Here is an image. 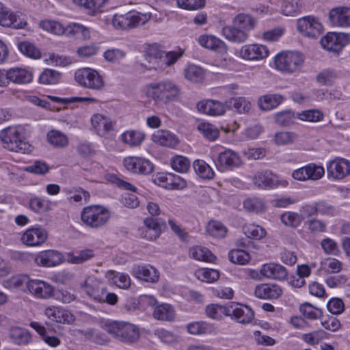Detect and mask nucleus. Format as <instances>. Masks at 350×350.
I'll return each mask as SVG.
<instances>
[{
	"label": "nucleus",
	"mask_w": 350,
	"mask_h": 350,
	"mask_svg": "<svg viewBox=\"0 0 350 350\" xmlns=\"http://www.w3.org/2000/svg\"><path fill=\"white\" fill-rule=\"evenodd\" d=\"M81 287L89 297L98 302H102L103 292L107 291L103 281L94 275H88Z\"/></svg>",
	"instance_id": "dca6fc26"
},
{
	"label": "nucleus",
	"mask_w": 350,
	"mask_h": 350,
	"mask_svg": "<svg viewBox=\"0 0 350 350\" xmlns=\"http://www.w3.org/2000/svg\"><path fill=\"white\" fill-rule=\"evenodd\" d=\"M47 238L46 230L40 226H35L25 230L21 236L20 241L27 246L38 247L42 245Z\"/></svg>",
	"instance_id": "ddd939ff"
},
{
	"label": "nucleus",
	"mask_w": 350,
	"mask_h": 350,
	"mask_svg": "<svg viewBox=\"0 0 350 350\" xmlns=\"http://www.w3.org/2000/svg\"><path fill=\"white\" fill-rule=\"evenodd\" d=\"M242 161L239 155L230 149H226L220 152L215 161L217 168L221 172L232 170L240 167Z\"/></svg>",
	"instance_id": "f3484780"
},
{
	"label": "nucleus",
	"mask_w": 350,
	"mask_h": 350,
	"mask_svg": "<svg viewBox=\"0 0 350 350\" xmlns=\"http://www.w3.org/2000/svg\"><path fill=\"white\" fill-rule=\"evenodd\" d=\"M297 28L304 36L312 38L318 37L323 31L321 23L317 18L311 16L298 19Z\"/></svg>",
	"instance_id": "a211bd4d"
},
{
	"label": "nucleus",
	"mask_w": 350,
	"mask_h": 350,
	"mask_svg": "<svg viewBox=\"0 0 350 350\" xmlns=\"http://www.w3.org/2000/svg\"><path fill=\"white\" fill-rule=\"evenodd\" d=\"M198 130L209 141H215L218 138L219 131L218 129L208 122H202L198 124Z\"/></svg>",
	"instance_id": "bf43d9fd"
},
{
	"label": "nucleus",
	"mask_w": 350,
	"mask_h": 350,
	"mask_svg": "<svg viewBox=\"0 0 350 350\" xmlns=\"http://www.w3.org/2000/svg\"><path fill=\"white\" fill-rule=\"evenodd\" d=\"M256 25V21L251 15L240 13L232 20V24L226 25L221 29L222 36L229 42L243 43L249 38V32Z\"/></svg>",
	"instance_id": "f257e3e1"
},
{
	"label": "nucleus",
	"mask_w": 350,
	"mask_h": 350,
	"mask_svg": "<svg viewBox=\"0 0 350 350\" xmlns=\"http://www.w3.org/2000/svg\"><path fill=\"white\" fill-rule=\"evenodd\" d=\"M65 34L81 40L88 39L90 36L89 29L78 23H72L67 25Z\"/></svg>",
	"instance_id": "ea45409f"
},
{
	"label": "nucleus",
	"mask_w": 350,
	"mask_h": 350,
	"mask_svg": "<svg viewBox=\"0 0 350 350\" xmlns=\"http://www.w3.org/2000/svg\"><path fill=\"white\" fill-rule=\"evenodd\" d=\"M0 139L4 148L10 151L24 153L30 150V146L23 140L21 127H8L1 131Z\"/></svg>",
	"instance_id": "39448f33"
},
{
	"label": "nucleus",
	"mask_w": 350,
	"mask_h": 350,
	"mask_svg": "<svg viewBox=\"0 0 350 350\" xmlns=\"http://www.w3.org/2000/svg\"><path fill=\"white\" fill-rule=\"evenodd\" d=\"M144 228L142 236L148 239L153 240L159 237L161 229V225L157 219L146 217L144 220Z\"/></svg>",
	"instance_id": "2f4dec72"
},
{
	"label": "nucleus",
	"mask_w": 350,
	"mask_h": 350,
	"mask_svg": "<svg viewBox=\"0 0 350 350\" xmlns=\"http://www.w3.org/2000/svg\"><path fill=\"white\" fill-rule=\"evenodd\" d=\"M105 329L115 339L126 344L135 343L140 336L139 328L127 321L107 322L105 324Z\"/></svg>",
	"instance_id": "f03ea898"
},
{
	"label": "nucleus",
	"mask_w": 350,
	"mask_h": 350,
	"mask_svg": "<svg viewBox=\"0 0 350 350\" xmlns=\"http://www.w3.org/2000/svg\"><path fill=\"white\" fill-rule=\"evenodd\" d=\"M145 138L146 135L144 132L134 129L126 131L120 137V141L130 147L139 146Z\"/></svg>",
	"instance_id": "72a5a7b5"
},
{
	"label": "nucleus",
	"mask_w": 350,
	"mask_h": 350,
	"mask_svg": "<svg viewBox=\"0 0 350 350\" xmlns=\"http://www.w3.org/2000/svg\"><path fill=\"white\" fill-rule=\"evenodd\" d=\"M260 271L264 278L269 280L283 281L288 276L286 269L278 263H265L261 266Z\"/></svg>",
	"instance_id": "5701e85b"
},
{
	"label": "nucleus",
	"mask_w": 350,
	"mask_h": 350,
	"mask_svg": "<svg viewBox=\"0 0 350 350\" xmlns=\"http://www.w3.org/2000/svg\"><path fill=\"white\" fill-rule=\"evenodd\" d=\"M194 275L199 280L207 283L214 282L219 278V273L217 270L207 268L197 269Z\"/></svg>",
	"instance_id": "6e6d98bb"
},
{
	"label": "nucleus",
	"mask_w": 350,
	"mask_h": 350,
	"mask_svg": "<svg viewBox=\"0 0 350 350\" xmlns=\"http://www.w3.org/2000/svg\"><path fill=\"white\" fill-rule=\"evenodd\" d=\"M189 256L196 260L208 262H212L215 259V256L208 249L201 246L190 248Z\"/></svg>",
	"instance_id": "49530a36"
},
{
	"label": "nucleus",
	"mask_w": 350,
	"mask_h": 350,
	"mask_svg": "<svg viewBox=\"0 0 350 350\" xmlns=\"http://www.w3.org/2000/svg\"><path fill=\"white\" fill-rule=\"evenodd\" d=\"M9 79L10 82L16 84H27L33 81V75L31 70L25 68H12L9 69Z\"/></svg>",
	"instance_id": "7c9ffc66"
},
{
	"label": "nucleus",
	"mask_w": 350,
	"mask_h": 350,
	"mask_svg": "<svg viewBox=\"0 0 350 350\" xmlns=\"http://www.w3.org/2000/svg\"><path fill=\"white\" fill-rule=\"evenodd\" d=\"M18 48L19 51L27 57L33 59H39L41 57L39 49L29 42L25 41L18 43Z\"/></svg>",
	"instance_id": "774afa93"
},
{
	"label": "nucleus",
	"mask_w": 350,
	"mask_h": 350,
	"mask_svg": "<svg viewBox=\"0 0 350 350\" xmlns=\"http://www.w3.org/2000/svg\"><path fill=\"white\" fill-rule=\"evenodd\" d=\"M315 214L333 217L336 214V208L325 200H319L314 204Z\"/></svg>",
	"instance_id": "e2e57ef3"
},
{
	"label": "nucleus",
	"mask_w": 350,
	"mask_h": 350,
	"mask_svg": "<svg viewBox=\"0 0 350 350\" xmlns=\"http://www.w3.org/2000/svg\"><path fill=\"white\" fill-rule=\"evenodd\" d=\"M131 273L136 278L146 282L155 283L159 278L158 270L150 265H134Z\"/></svg>",
	"instance_id": "b1692460"
},
{
	"label": "nucleus",
	"mask_w": 350,
	"mask_h": 350,
	"mask_svg": "<svg viewBox=\"0 0 350 350\" xmlns=\"http://www.w3.org/2000/svg\"><path fill=\"white\" fill-rule=\"evenodd\" d=\"M44 314L51 321L59 323L70 324L75 321L74 315L68 310L56 306H49L44 310Z\"/></svg>",
	"instance_id": "a878e982"
},
{
	"label": "nucleus",
	"mask_w": 350,
	"mask_h": 350,
	"mask_svg": "<svg viewBox=\"0 0 350 350\" xmlns=\"http://www.w3.org/2000/svg\"><path fill=\"white\" fill-rule=\"evenodd\" d=\"M62 73L53 69L46 68L40 75L39 83L44 85H55L60 82Z\"/></svg>",
	"instance_id": "864d4df0"
},
{
	"label": "nucleus",
	"mask_w": 350,
	"mask_h": 350,
	"mask_svg": "<svg viewBox=\"0 0 350 350\" xmlns=\"http://www.w3.org/2000/svg\"><path fill=\"white\" fill-rule=\"evenodd\" d=\"M0 25L5 27L23 29L27 25L25 15L14 12L0 2Z\"/></svg>",
	"instance_id": "1a4fd4ad"
},
{
	"label": "nucleus",
	"mask_w": 350,
	"mask_h": 350,
	"mask_svg": "<svg viewBox=\"0 0 350 350\" xmlns=\"http://www.w3.org/2000/svg\"><path fill=\"white\" fill-rule=\"evenodd\" d=\"M243 208L249 212L253 213H262L266 210V204L265 202L258 197H249L243 200Z\"/></svg>",
	"instance_id": "58836bf2"
},
{
	"label": "nucleus",
	"mask_w": 350,
	"mask_h": 350,
	"mask_svg": "<svg viewBox=\"0 0 350 350\" xmlns=\"http://www.w3.org/2000/svg\"><path fill=\"white\" fill-rule=\"evenodd\" d=\"M185 78L193 83L202 81L204 77V70L195 64L188 65L184 70Z\"/></svg>",
	"instance_id": "603ef678"
},
{
	"label": "nucleus",
	"mask_w": 350,
	"mask_h": 350,
	"mask_svg": "<svg viewBox=\"0 0 350 350\" xmlns=\"http://www.w3.org/2000/svg\"><path fill=\"white\" fill-rule=\"evenodd\" d=\"M47 142L53 148L63 149L69 144L68 137L63 132L53 129L47 133Z\"/></svg>",
	"instance_id": "f704fd0d"
},
{
	"label": "nucleus",
	"mask_w": 350,
	"mask_h": 350,
	"mask_svg": "<svg viewBox=\"0 0 350 350\" xmlns=\"http://www.w3.org/2000/svg\"><path fill=\"white\" fill-rule=\"evenodd\" d=\"M206 316L211 319L219 321L228 316V306L211 304L205 307Z\"/></svg>",
	"instance_id": "79ce46f5"
},
{
	"label": "nucleus",
	"mask_w": 350,
	"mask_h": 350,
	"mask_svg": "<svg viewBox=\"0 0 350 350\" xmlns=\"http://www.w3.org/2000/svg\"><path fill=\"white\" fill-rule=\"evenodd\" d=\"M336 78L337 75L334 70L325 69L317 74L316 80L321 85L329 86L333 84Z\"/></svg>",
	"instance_id": "338daca9"
},
{
	"label": "nucleus",
	"mask_w": 350,
	"mask_h": 350,
	"mask_svg": "<svg viewBox=\"0 0 350 350\" xmlns=\"http://www.w3.org/2000/svg\"><path fill=\"white\" fill-rule=\"evenodd\" d=\"M30 281L27 275H18L4 280L3 286L8 289H18L26 293L28 291Z\"/></svg>",
	"instance_id": "c9c22d12"
},
{
	"label": "nucleus",
	"mask_w": 350,
	"mask_h": 350,
	"mask_svg": "<svg viewBox=\"0 0 350 350\" xmlns=\"http://www.w3.org/2000/svg\"><path fill=\"white\" fill-rule=\"evenodd\" d=\"M269 50L266 45L262 44H247L243 45L239 50V57L247 61H259L269 55Z\"/></svg>",
	"instance_id": "4468645a"
},
{
	"label": "nucleus",
	"mask_w": 350,
	"mask_h": 350,
	"mask_svg": "<svg viewBox=\"0 0 350 350\" xmlns=\"http://www.w3.org/2000/svg\"><path fill=\"white\" fill-rule=\"evenodd\" d=\"M9 337L12 342L16 345H27L32 340L30 332L21 327H12L9 331Z\"/></svg>",
	"instance_id": "473e14b6"
},
{
	"label": "nucleus",
	"mask_w": 350,
	"mask_h": 350,
	"mask_svg": "<svg viewBox=\"0 0 350 350\" xmlns=\"http://www.w3.org/2000/svg\"><path fill=\"white\" fill-rule=\"evenodd\" d=\"M123 165L128 171L136 174L147 175L154 170L153 164L142 157H126L123 159Z\"/></svg>",
	"instance_id": "9b49d317"
},
{
	"label": "nucleus",
	"mask_w": 350,
	"mask_h": 350,
	"mask_svg": "<svg viewBox=\"0 0 350 350\" xmlns=\"http://www.w3.org/2000/svg\"><path fill=\"white\" fill-rule=\"evenodd\" d=\"M280 220L286 226L297 228L301 223L303 217L297 213L286 211L281 215Z\"/></svg>",
	"instance_id": "680f3d73"
},
{
	"label": "nucleus",
	"mask_w": 350,
	"mask_h": 350,
	"mask_svg": "<svg viewBox=\"0 0 350 350\" xmlns=\"http://www.w3.org/2000/svg\"><path fill=\"white\" fill-rule=\"evenodd\" d=\"M197 42L202 47L221 55L227 54L228 51V46L226 43L214 35H200L198 36Z\"/></svg>",
	"instance_id": "6ab92c4d"
},
{
	"label": "nucleus",
	"mask_w": 350,
	"mask_h": 350,
	"mask_svg": "<svg viewBox=\"0 0 350 350\" xmlns=\"http://www.w3.org/2000/svg\"><path fill=\"white\" fill-rule=\"evenodd\" d=\"M40 26L44 30L55 35L59 36L65 34L66 27L57 21L50 20L42 21L40 22Z\"/></svg>",
	"instance_id": "0e129e2a"
},
{
	"label": "nucleus",
	"mask_w": 350,
	"mask_h": 350,
	"mask_svg": "<svg viewBox=\"0 0 350 350\" xmlns=\"http://www.w3.org/2000/svg\"><path fill=\"white\" fill-rule=\"evenodd\" d=\"M165 105L178 99L180 88L178 85L172 81L165 80Z\"/></svg>",
	"instance_id": "8fccbe9b"
},
{
	"label": "nucleus",
	"mask_w": 350,
	"mask_h": 350,
	"mask_svg": "<svg viewBox=\"0 0 350 350\" xmlns=\"http://www.w3.org/2000/svg\"><path fill=\"white\" fill-rule=\"evenodd\" d=\"M200 112L211 116H222L226 111L224 103L216 100H204L197 104Z\"/></svg>",
	"instance_id": "393cba45"
},
{
	"label": "nucleus",
	"mask_w": 350,
	"mask_h": 350,
	"mask_svg": "<svg viewBox=\"0 0 350 350\" xmlns=\"http://www.w3.org/2000/svg\"><path fill=\"white\" fill-rule=\"evenodd\" d=\"M106 276L109 280H112V282L120 288L127 289L131 286V280L128 274L109 271Z\"/></svg>",
	"instance_id": "5fc2aeb1"
},
{
	"label": "nucleus",
	"mask_w": 350,
	"mask_h": 350,
	"mask_svg": "<svg viewBox=\"0 0 350 350\" xmlns=\"http://www.w3.org/2000/svg\"><path fill=\"white\" fill-rule=\"evenodd\" d=\"M152 140L162 146L174 148L179 143L178 137L167 130L159 129L152 135Z\"/></svg>",
	"instance_id": "c756f323"
},
{
	"label": "nucleus",
	"mask_w": 350,
	"mask_h": 350,
	"mask_svg": "<svg viewBox=\"0 0 350 350\" xmlns=\"http://www.w3.org/2000/svg\"><path fill=\"white\" fill-rule=\"evenodd\" d=\"M72 1L75 5L88 10L91 13H97L101 11V8L108 0H72Z\"/></svg>",
	"instance_id": "c03bdc74"
},
{
	"label": "nucleus",
	"mask_w": 350,
	"mask_h": 350,
	"mask_svg": "<svg viewBox=\"0 0 350 350\" xmlns=\"http://www.w3.org/2000/svg\"><path fill=\"white\" fill-rule=\"evenodd\" d=\"M187 331L191 335H202L211 332L213 326L206 321H193L186 325Z\"/></svg>",
	"instance_id": "a18cd8bd"
},
{
	"label": "nucleus",
	"mask_w": 350,
	"mask_h": 350,
	"mask_svg": "<svg viewBox=\"0 0 350 350\" xmlns=\"http://www.w3.org/2000/svg\"><path fill=\"white\" fill-rule=\"evenodd\" d=\"M284 100L281 94H266L258 99V105L263 111H269L276 108Z\"/></svg>",
	"instance_id": "e433bc0d"
},
{
	"label": "nucleus",
	"mask_w": 350,
	"mask_h": 350,
	"mask_svg": "<svg viewBox=\"0 0 350 350\" xmlns=\"http://www.w3.org/2000/svg\"><path fill=\"white\" fill-rule=\"evenodd\" d=\"M152 315L159 321H172L175 318V310L170 304H161L154 308Z\"/></svg>",
	"instance_id": "4c0bfd02"
},
{
	"label": "nucleus",
	"mask_w": 350,
	"mask_h": 350,
	"mask_svg": "<svg viewBox=\"0 0 350 350\" xmlns=\"http://www.w3.org/2000/svg\"><path fill=\"white\" fill-rule=\"evenodd\" d=\"M110 217V211L101 205L85 206L81 212L82 223L92 229L103 228L109 221Z\"/></svg>",
	"instance_id": "20e7f679"
},
{
	"label": "nucleus",
	"mask_w": 350,
	"mask_h": 350,
	"mask_svg": "<svg viewBox=\"0 0 350 350\" xmlns=\"http://www.w3.org/2000/svg\"><path fill=\"white\" fill-rule=\"evenodd\" d=\"M229 260L234 264L245 265L247 264L250 259V255L248 252L243 250H232L228 253Z\"/></svg>",
	"instance_id": "052dcab7"
},
{
	"label": "nucleus",
	"mask_w": 350,
	"mask_h": 350,
	"mask_svg": "<svg viewBox=\"0 0 350 350\" xmlns=\"http://www.w3.org/2000/svg\"><path fill=\"white\" fill-rule=\"evenodd\" d=\"M237 323L247 324L252 322L254 317L252 309L238 302H231L228 305V316Z\"/></svg>",
	"instance_id": "f8f14e48"
},
{
	"label": "nucleus",
	"mask_w": 350,
	"mask_h": 350,
	"mask_svg": "<svg viewBox=\"0 0 350 350\" xmlns=\"http://www.w3.org/2000/svg\"><path fill=\"white\" fill-rule=\"evenodd\" d=\"M64 260L62 254L56 250H46L38 253L35 258V263L38 266L51 267L57 266Z\"/></svg>",
	"instance_id": "4be33fe9"
},
{
	"label": "nucleus",
	"mask_w": 350,
	"mask_h": 350,
	"mask_svg": "<svg viewBox=\"0 0 350 350\" xmlns=\"http://www.w3.org/2000/svg\"><path fill=\"white\" fill-rule=\"evenodd\" d=\"M27 292L37 299H47L54 295V287L41 280H31Z\"/></svg>",
	"instance_id": "aec40b11"
},
{
	"label": "nucleus",
	"mask_w": 350,
	"mask_h": 350,
	"mask_svg": "<svg viewBox=\"0 0 350 350\" xmlns=\"http://www.w3.org/2000/svg\"><path fill=\"white\" fill-rule=\"evenodd\" d=\"M252 180L256 187L261 189H272L279 186L286 187L288 185L287 180L280 179L278 176L269 170L256 172Z\"/></svg>",
	"instance_id": "9d476101"
},
{
	"label": "nucleus",
	"mask_w": 350,
	"mask_h": 350,
	"mask_svg": "<svg viewBox=\"0 0 350 350\" xmlns=\"http://www.w3.org/2000/svg\"><path fill=\"white\" fill-rule=\"evenodd\" d=\"M90 122L92 129L99 136H105L113 128V124L110 118L100 113L92 115Z\"/></svg>",
	"instance_id": "bb28decb"
},
{
	"label": "nucleus",
	"mask_w": 350,
	"mask_h": 350,
	"mask_svg": "<svg viewBox=\"0 0 350 350\" xmlns=\"http://www.w3.org/2000/svg\"><path fill=\"white\" fill-rule=\"evenodd\" d=\"M230 103L232 104L234 111L239 113H247L252 107L251 102L245 97L232 98Z\"/></svg>",
	"instance_id": "69168bd1"
},
{
	"label": "nucleus",
	"mask_w": 350,
	"mask_h": 350,
	"mask_svg": "<svg viewBox=\"0 0 350 350\" xmlns=\"http://www.w3.org/2000/svg\"><path fill=\"white\" fill-rule=\"evenodd\" d=\"M326 167L329 180H340L350 175V161L345 158H334L327 163Z\"/></svg>",
	"instance_id": "6e6552de"
},
{
	"label": "nucleus",
	"mask_w": 350,
	"mask_h": 350,
	"mask_svg": "<svg viewBox=\"0 0 350 350\" xmlns=\"http://www.w3.org/2000/svg\"><path fill=\"white\" fill-rule=\"evenodd\" d=\"M63 191L67 196V200L70 202H81L83 198L88 201L90 197L89 192L81 187L65 188Z\"/></svg>",
	"instance_id": "de8ad7c7"
},
{
	"label": "nucleus",
	"mask_w": 350,
	"mask_h": 350,
	"mask_svg": "<svg viewBox=\"0 0 350 350\" xmlns=\"http://www.w3.org/2000/svg\"><path fill=\"white\" fill-rule=\"evenodd\" d=\"M329 20L333 25L340 27H350V8L338 7L330 10Z\"/></svg>",
	"instance_id": "cd10ccee"
},
{
	"label": "nucleus",
	"mask_w": 350,
	"mask_h": 350,
	"mask_svg": "<svg viewBox=\"0 0 350 350\" xmlns=\"http://www.w3.org/2000/svg\"><path fill=\"white\" fill-rule=\"evenodd\" d=\"M29 208L37 213H46L51 210L52 202L44 197H34L29 200Z\"/></svg>",
	"instance_id": "37998d69"
},
{
	"label": "nucleus",
	"mask_w": 350,
	"mask_h": 350,
	"mask_svg": "<svg viewBox=\"0 0 350 350\" xmlns=\"http://www.w3.org/2000/svg\"><path fill=\"white\" fill-rule=\"evenodd\" d=\"M254 294L260 299H278L282 294V289L275 284H261L255 288Z\"/></svg>",
	"instance_id": "c85d7f7f"
},
{
	"label": "nucleus",
	"mask_w": 350,
	"mask_h": 350,
	"mask_svg": "<svg viewBox=\"0 0 350 350\" xmlns=\"http://www.w3.org/2000/svg\"><path fill=\"white\" fill-rule=\"evenodd\" d=\"M304 62V55L297 51H282L275 55L273 60L275 68L286 74L299 72Z\"/></svg>",
	"instance_id": "7ed1b4c3"
},
{
	"label": "nucleus",
	"mask_w": 350,
	"mask_h": 350,
	"mask_svg": "<svg viewBox=\"0 0 350 350\" xmlns=\"http://www.w3.org/2000/svg\"><path fill=\"white\" fill-rule=\"evenodd\" d=\"M151 18L150 13H141L135 10L124 14H116L113 16L112 24L117 29H127L144 25Z\"/></svg>",
	"instance_id": "423d86ee"
},
{
	"label": "nucleus",
	"mask_w": 350,
	"mask_h": 350,
	"mask_svg": "<svg viewBox=\"0 0 350 350\" xmlns=\"http://www.w3.org/2000/svg\"><path fill=\"white\" fill-rule=\"evenodd\" d=\"M347 43V36L342 33L329 32L321 40V46L331 51H338Z\"/></svg>",
	"instance_id": "412c9836"
},
{
	"label": "nucleus",
	"mask_w": 350,
	"mask_h": 350,
	"mask_svg": "<svg viewBox=\"0 0 350 350\" xmlns=\"http://www.w3.org/2000/svg\"><path fill=\"white\" fill-rule=\"evenodd\" d=\"M342 269V263L333 258H325L320 262L319 271L325 273H338Z\"/></svg>",
	"instance_id": "4d7b16f0"
},
{
	"label": "nucleus",
	"mask_w": 350,
	"mask_h": 350,
	"mask_svg": "<svg viewBox=\"0 0 350 350\" xmlns=\"http://www.w3.org/2000/svg\"><path fill=\"white\" fill-rule=\"evenodd\" d=\"M297 138V135L294 132L280 131L275 133L273 141L278 146H287L294 143Z\"/></svg>",
	"instance_id": "13d9d810"
},
{
	"label": "nucleus",
	"mask_w": 350,
	"mask_h": 350,
	"mask_svg": "<svg viewBox=\"0 0 350 350\" xmlns=\"http://www.w3.org/2000/svg\"><path fill=\"white\" fill-rule=\"evenodd\" d=\"M165 80L151 82L144 85L141 89L142 98L152 100L154 104L165 105Z\"/></svg>",
	"instance_id": "2eb2a0df"
},
{
	"label": "nucleus",
	"mask_w": 350,
	"mask_h": 350,
	"mask_svg": "<svg viewBox=\"0 0 350 350\" xmlns=\"http://www.w3.org/2000/svg\"><path fill=\"white\" fill-rule=\"evenodd\" d=\"M206 231L214 238L222 239L226 236L228 228L219 221L211 220L206 224Z\"/></svg>",
	"instance_id": "a19ab883"
},
{
	"label": "nucleus",
	"mask_w": 350,
	"mask_h": 350,
	"mask_svg": "<svg viewBox=\"0 0 350 350\" xmlns=\"http://www.w3.org/2000/svg\"><path fill=\"white\" fill-rule=\"evenodd\" d=\"M193 167L196 174L201 178L210 180L215 176L212 167L203 160L194 161Z\"/></svg>",
	"instance_id": "09e8293b"
},
{
	"label": "nucleus",
	"mask_w": 350,
	"mask_h": 350,
	"mask_svg": "<svg viewBox=\"0 0 350 350\" xmlns=\"http://www.w3.org/2000/svg\"><path fill=\"white\" fill-rule=\"evenodd\" d=\"M75 81L81 87L99 91L105 86L103 77L95 69L83 68L74 74Z\"/></svg>",
	"instance_id": "0eeeda50"
},
{
	"label": "nucleus",
	"mask_w": 350,
	"mask_h": 350,
	"mask_svg": "<svg viewBox=\"0 0 350 350\" xmlns=\"http://www.w3.org/2000/svg\"><path fill=\"white\" fill-rule=\"evenodd\" d=\"M243 232L247 237L255 240H260L267 234L265 228L254 223L245 224L243 227Z\"/></svg>",
	"instance_id": "3c124183"
}]
</instances>
